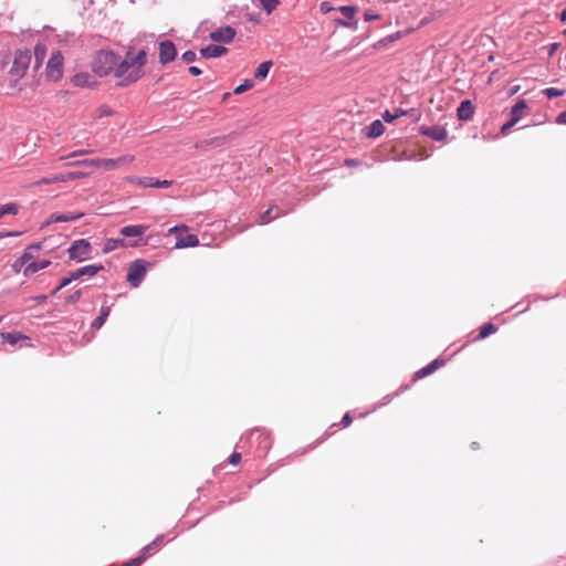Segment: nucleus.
<instances>
[{
	"label": "nucleus",
	"instance_id": "nucleus-1",
	"mask_svg": "<svg viewBox=\"0 0 566 566\" xmlns=\"http://www.w3.org/2000/svg\"><path fill=\"white\" fill-rule=\"evenodd\" d=\"M146 62L147 54L144 50L138 51L135 55L129 50L126 57L122 61L117 56L114 76L118 80V85L127 86L137 82L144 75L143 67Z\"/></svg>",
	"mask_w": 566,
	"mask_h": 566
},
{
	"label": "nucleus",
	"instance_id": "nucleus-2",
	"mask_svg": "<svg viewBox=\"0 0 566 566\" xmlns=\"http://www.w3.org/2000/svg\"><path fill=\"white\" fill-rule=\"evenodd\" d=\"M117 55L112 51H99L92 63V70L98 76L115 75Z\"/></svg>",
	"mask_w": 566,
	"mask_h": 566
},
{
	"label": "nucleus",
	"instance_id": "nucleus-3",
	"mask_svg": "<svg viewBox=\"0 0 566 566\" xmlns=\"http://www.w3.org/2000/svg\"><path fill=\"white\" fill-rule=\"evenodd\" d=\"M32 54L30 50H18L14 53L12 66L10 69V75L17 80L22 78L31 63Z\"/></svg>",
	"mask_w": 566,
	"mask_h": 566
},
{
	"label": "nucleus",
	"instance_id": "nucleus-4",
	"mask_svg": "<svg viewBox=\"0 0 566 566\" xmlns=\"http://www.w3.org/2000/svg\"><path fill=\"white\" fill-rule=\"evenodd\" d=\"M64 57L57 50L52 51L45 67V76L49 81L56 82L63 76Z\"/></svg>",
	"mask_w": 566,
	"mask_h": 566
},
{
	"label": "nucleus",
	"instance_id": "nucleus-5",
	"mask_svg": "<svg viewBox=\"0 0 566 566\" xmlns=\"http://www.w3.org/2000/svg\"><path fill=\"white\" fill-rule=\"evenodd\" d=\"M528 105L525 101H518L510 112V119L502 125L500 133L502 135H507L510 129L515 126L518 120L525 115Z\"/></svg>",
	"mask_w": 566,
	"mask_h": 566
},
{
	"label": "nucleus",
	"instance_id": "nucleus-6",
	"mask_svg": "<svg viewBox=\"0 0 566 566\" xmlns=\"http://www.w3.org/2000/svg\"><path fill=\"white\" fill-rule=\"evenodd\" d=\"M147 263L144 260H135L129 264L127 272V281L133 287H138L143 282L147 268Z\"/></svg>",
	"mask_w": 566,
	"mask_h": 566
},
{
	"label": "nucleus",
	"instance_id": "nucleus-7",
	"mask_svg": "<svg viewBox=\"0 0 566 566\" xmlns=\"http://www.w3.org/2000/svg\"><path fill=\"white\" fill-rule=\"evenodd\" d=\"M92 247L85 239L75 240L69 248V255L71 260L77 262L84 261L90 256Z\"/></svg>",
	"mask_w": 566,
	"mask_h": 566
},
{
	"label": "nucleus",
	"instance_id": "nucleus-8",
	"mask_svg": "<svg viewBox=\"0 0 566 566\" xmlns=\"http://www.w3.org/2000/svg\"><path fill=\"white\" fill-rule=\"evenodd\" d=\"M135 160L134 155H124L118 158H101V168L105 170H114L122 166H128Z\"/></svg>",
	"mask_w": 566,
	"mask_h": 566
},
{
	"label": "nucleus",
	"instance_id": "nucleus-9",
	"mask_svg": "<svg viewBox=\"0 0 566 566\" xmlns=\"http://www.w3.org/2000/svg\"><path fill=\"white\" fill-rule=\"evenodd\" d=\"M84 216L82 212H67V213H52L49 216V218L45 220V222L41 226V229H43L46 226H50L52 223L57 222H71L81 219Z\"/></svg>",
	"mask_w": 566,
	"mask_h": 566
},
{
	"label": "nucleus",
	"instance_id": "nucleus-10",
	"mask_svg": "<svg viewBox=\"0 0 566 566\" xmlns=\"http://www.w3.org/2000/svg\"><path fill=\"white\" fill-rule=\"evenodd\" d=\"M177 50L171 41H163L159 43V62L161 64L169 63L175 60Z\"/></svg>",
	"mask_w": 566,
	"mask_h": 566
},
{
	"label": "nucleus",
	"instance_id": "nucleus-11",
	"mask_svg": "<svg viewBox=\"0 0 566 566\" xmlns=\"http://www.w3.org/2000/svg\"><path fill=\"white\" fill-rule=\"evenodd\" d=\"M237 32L232 27H223L210 33V39L213 42L230 43L235 36Z\"/></svg>",
	"mask_w": 566,
	"mask_h": 566
},
{
	"label": "nucleus",
	"instance_id": "nucleus-12",
	"mask_svg": "<svg viewBox=\"0 0 566 566\" xmlns=\"http://www.w3.org/2000/svg\"><path fill=\"white\" fill-rule=\"evenodd\" d=\"M420 133L424 136L432 138L433 140H437V142H442L448 136L447 129L444 127H440V126H432V127L421 126Z\"/></svg>",
	"mask_w": 566,
	"mask_h": 566
},
{
	"label": "nucleus",
	"instance_id": "nucleus-13",
	"mask_svg": "<svg viewBox=\"0 0 566 566\" xmlns=\"http://www.w3.org/2000/svg\"><path fill=\"white\" fill-rule=\"evenodd\" d=\"M475 112V107L470 99H464L460 103L457 109V116L460 120H470Z\"/></svg>",
	"mask_w": 566,
	"mask_h": 566
},
{
	"label": "nucleus",
	"instance_id": "nucleus-14",
	"mask_svg": "<svg viewBox=\"0 0 566 566\" xmlns=\"http://www.w3.org/2000/svg\"><path fill=\"white\" fill-rule=\"evenodd\" d=\"M148 230V226L145 224H134L123 227L119 233L126 238H136L144 235Z\"/></svg>",
	"mask_w": 566,
	"mask_h": 566
},
{
	"label": "nucleus",
	"instance_id": "nucleus-15",
	"mask_svg": "<svg viewBox=\"0 0 566 566\" xmlns=\"http://www.w3.org/2000/svg\"><path fill=\"white\" fill-rule=\"evenodd\" d=\"M199 245V239L195 234H177L176 249L193 248Z\"/></svg>",
	"mask_w": 566,
	"mask_h": 566
},
{
	"label": "nucleus",
	"instance_id": "nucleus-16",
	"mask_svg": "<svg viewBox=\"0 0 566 566\" xmlns=\"http://www.w3.org/2000/svg\"><path fill=\"white\" fill-rule=\"evenodd\" d=\"M125 245L138 247L139 243L137 241L126 243L124 239H107L104 243L103 252L109 253V252L116 250L117 248L125 247Z\"/></svg>",
	"mask_w": 566,
	"mask_h": 566
},
{
	"label": "nucleus",
	"instance_id": "nucleus-17",
	"mask_svg": "<svg viewBox=\"0 0 566 566\" xmlns=\"http://www.w3.org/2000/svg\"><path fill=\"white\" fill-rule=\"evenodd\" d=\"M227 48L216 44H209L206 48H202L200 50V54L203 57L210 59V57H219L227 53Z\"/></svg>",
	"mask_w": 566,
	"mask_h": 566
},
{
	"label": "nucleus",
	"instance_id": "nucleus-18",
	"mask_svg": "<svg viewBox=\"0 0 566 566\" xmlns=\"http://www.w3.org/2000/svg\"><path fill=\"white\" fill-rule=\"evenodd\" d=\"M101 270H103V265H86L83 268L77 269L76 271H73V277H82V276H94L97 274Z\"/></svg>",
	"mask_w": 566,
	"mask_h": 566
},
{
	"label": "nucleus",
	"instance_id": "nucleus-19",
	"mask_svg": "<svg viewBox=\"0 0 566 566\" xmlns=\"http://www.w3.org/2000/svg\"><path fill=\"white\" fill-rule=\"evenodd\" d=\"M33 53H34V69H39L42 65V63L48 54V48L43 43H38L34 46Z\"/></svg>",
	"mask_w": 566,
	"mask_h": 566
},
{
	"label": "nucleus",
	"instance_id": "nucleus-20",
	"mask_svg": "<svg viewBox=\"0 0 566 566\" xmlns=\"http://www.w3.org/2000/svg\"><path fill=\"white\" fill-rule=\"evenodd\" d=\"M41 248L42 242L28 245L21 255V262L30 263L34 259L35 253H38L41 250Z\"/></svg>",
	"mask_w": 566,
	"mask_h": 566
},
{
	"label": "nucleus",
	"instance_id": "nucleus-21",
	"mask_svg": "<svg viewBox=\"0 0 566 566\" xmlns=\"http://www.w3.org/2000/svg\"><path fill=\"white\" fill-rule=\"evenodd\" d=\"M50 264H51V262L49 260H42V261H39V262H30L23 269V274L25 276H29L31 274L36 273L40 270H43V269L48 268Z\"/></svg>",
	"mask_w": 566,
	"mask_h": 566
},
{
	"label": "nucleus",
	"instance_id": "nucleus-22",
	"mask_svg": "<svg viewBox=\"0 0 566 566\" xmlns=\"http://www.w3.org/2000/svg\"><path fill=\"white\" fill-rule=\"evenodd\" d=\"M72 83L78 87H90L94 84L88 73H77L72 77Z\"/></svg>",
	"mask_w": 566,
	"mask_h": 566
},
{
	"label": "nucleus",
	"instance_id": "nucleus-23",
	"mask_svg": "<svg viewBox=\"0 0 566 566\" xmlns=\"http://www.w3.org/2000/svg\"><path fill=\"white\" fill-rule=\"evenodd\" d=\"M87 174L81 171H71L66 174L55 175L53 176V180H59L60 182H67L70 180H75L80 178L86 177Z\"/></svg>",
	"mask_w": 566,
	"mask_h": 566
},
{
	"label": "nucleus",
	"instance_id": "nucleus-24",
	"mask_svg": "<svg viewBox=\"0 0 566 566\" xmlns=\"http://www.w3.org/2000/svg\"><path fill=\"white\" fill-rule=\"evenodd\" d=\"M139 185L143 187L168 188L171 186V181L155 180L154 178H143V180H139Z\"/></svg>",
	"mask_w": 566,
	"mask_h": 566
},
{
	"label": "nucleus",
	"instance_id": "nucleus-25",
	"mask_svg": "<svg viewBox=\"0 0 566 566\" xmlns=\"http://www.w3.org/2000/svg\"><path fill=\"white\" fill-rule=\"evenodd\" d=\"M272 65L273 62L270 60L262 62L255 70L254 77L259 81H263L268 76Z\"/></svg>",
	"mask_w": 566,
	"mask_h": 566
},
{
	"label": "nucleus",
	"instance_id": "nucleus-26",
	"mask_svg": "<svg viewBox=\"0 0 566 566\" xmlns=\"http://www.w3.org/2000/svg\"><path fill=\"white\" fill-rule=\"evenodd\" d=\"M384 124L381 123V120L377 119V120H374L370 126L368 127V133H367V136L368 137H371V138H376V137H379L382 133H384Z\"/></svg>",
	"mask_w": 566,
	"mask_h": 566
},
{
	"label": "nucleus",
	"instance_id": "nucleus-27",
	"mask_svg": "<svg viewBox=\"0 0 566 566\" xmlns=\"http://www.w3.org/2000/svg\"><path fill=\"white\" fill-rule=\"evenodd\" d=\"M20 210V207L18 203L9 202L6 205H2L0 207V219L4 218L7 214L15 216L18 214Z\"/></svg>",
	"mask_w": 566,
	"mask_h": 566
},
{
	"label": "nucleus",
	"instance_id": "nucleus-28",
	"mask_svg": "<svg viewBox=\"0 0 566 566\" xmlns=\"http://www.w3.org/2000/svg\"><path fill=\"white\" fill-rule=\"evenodd\" d=\"M108 314H109V307H102L101 314L93 321L92 327L95 329H99L106 322Z\"/></svg>",
	"mask_w": 566,
	"mask_h": 566
},
{
	"label": "nucleus",
	"instance_id": "nucleus-29",
	"mask_svg": "<svg viewBox=\"0 0 566 566\" xmlns=\"http://www.w3.org/2000/svg\"><path fill=\"white\" fill-rule=\"evenodd\" d=\"M2 338L11 345H15L19 340H27L28 337L21 333H3Z\"/></svg>",
	"mask_w": 566,
	"mask_h": 566
},
{
	"label": "nucleus",
	"instance_id": "nucleus-30",
	"mask_svg": "<svg viewBox=\"0 0 566 566\" xmlns=\"http://www.w3.org/2000/svg\"><path fill=\"white\" fill-rule=\"evenodd\" d=\"M150 547H151V545L146 546L138 557L129 559L128 562H126L125 565L126 566H139L146 559L147 552H148V549H150Z\"/></svg>",
	"mask_w": 566,
	"mask_h": 566
},
{
	"label": "nucleus",
	"instance_id": "nucleus-31",
	"mask_svg": "<svg viewBox=\"0 0 566 566\" xmlns=\"http://www.w3.org/2000/svg\"><path fill=\"white\" fill-rule=\"evenodd\" d=\"M71 165L101 168V158L83 159L72 163Z\"/></svg>",
	"mask_w": 566,
	"mask_h": 566
},
{
	"label": "nucleus",
	"instance_id": "nucleus-32",
	"mask_svg": "<svg viewBox=\"0 0 566 566\" xmlns=\"http://www.w3.org/2000/svg\"><path fill=\"white\" fill-rule=\"evenodd\" d=\"M266 13H271L277 6L279 0H256Z\"/></svg>",
	"mask_w": 566,
	"mask_h": 566
},
{
	"label": "nucleus",
	"instance_id": "nucleus-33",
	"mask_svg": "<svg viewBox=\"0 0 566 566\" xmlns=\"http://www.w3.org/2000/svg\"><path fill=\"white\" fill-rule=\"evenodd\" d=\"M439 366V363L438 360H433L431 361L429 365H427L426 367L421 368L417 375L418 377H424V376H428L430 375L431 373H433Z\"/></svg>",
	"mask_w": 566,
	"mask_h": 566
},
{
	"label": "nucleus",
	"instance_id": "nucleus-34",
	"mask_svg": "<svg viewBox=\"0 0 566 566\" xmlns=\"http://www.w3.org/2000/svg\"><path fill=\"white\" fill-rule=\"evenodd\" d=\"M495 332H496V327L493 324H485L482 326V328L480 331V337L486 338L488 336H490L491 334H493Z\"/></svg>",
	"mask_w": 566,
	"mask_h": 566
},
{
	"label": "nucleus",
	"instance_id": "nucleus-35",
	"mask_svg": "<svg viewBox=\"0 0 566 566\" xmlns=\"http://www.w3.org/2000/svg\"><path fill=\"white\" fill-rule=\"evenodd\" d=\"M253 87V83L250 80H245L242 84L237 86L233 91L234 94H242Z\"/></svg>",
	"mask_w": 566,
	"mask_h": 566
},
{
	"label": "nucleus",
	"instance_id": "nucleus-36",
	"mask_svg": "<svg viewBox=\"0 0 566 566\" xmlns=\"http://www.w3.org/2000/svg\"><path fill=\"white\" fill-rule=\"evenodd\" d=\"M340 12L343 13L344 17L348 18V19H353L355 13H356V8L355 7H352V6H344V7H340Z\"/></svg>",
	"mask_w": 566,
	"mask_h": 566
},
{
	"label": "nucleus",
	"instance_id": "nucleus-37",
	"mask_svg": "<svg viewBox=\"0 0 566 566\" xmlns=\"http://www.w3.org/2000/svg\"><path fill=\"white\" fill-rule=\"evenodd\" d=\"M113 111L107 105H102L96 109L97 117L111 116Z\"/></svg>",
	"mask_w": 566,
	"mask_h": 566
},
{
	"label": "nucleus",
	"instance_id": "nucleus-38",
	"mask_svg": "<svg viewBox=\"0 0 566 566\" xmlns=\"http://www.w3.org/2000/svg\"><path fill=\"white\" fill-rule=\"evenodd\" d=\"M271 212H272V208L268 209L264 213H262L260 216V223L265 224V223H269L274 218H276V216L272 217Z\"/></svg>",
	"mask_w": 566,
	"mask_h": 566
},
{
	"label": "nucleus",
	"instance_id": "nucleus-39",
	"mask_svg": "<svg viewBox=\"0 0 566 566\" xmlns=\"http://www.w3.org/2000/svg\"><path fill=\"white\" fill-rule=\"evenodd\" d=\"M544 93L547 95L548 98H553L556 96H562L564 94V91H560V90H557L554 87H549V88H546L544 91Z\"/></svg>",
	"mask_w": 566,
	"mask_h": 566
},
{
	"label": "nucleus",
	"instance_id": "nucleus-40",
	"mask_svg": "<svg viewBox=\"0 0 566 566\" xmlns=\"http://www.w3.org/2000/svg\"><path fill=\"white\" fill-rule=\"evenodd\" d=\"M181 59L186 62V63H192L196 61L197 59V54L193 52V51H186Z\"/></svg>",
	"mask_w": 566,
	"mask_h": 566
},
{
	"label": "nucleus",
	"instance_id": "nucleus-41",
	"mask_svg": "<svg viewBox=\"0 0 566 566\" xmlns=\"http://www.w3.org/2000/svg\"><path fill=\"white\" fill-rule=\"evenodd\" d=\"M81 296H82V292H81L80 290H77V291H75L74 293H72V294L66 298V301H67L69 303H76V302H78V301H80Z\"/></svg>",
	"mask_w": 566,
	"mask_h": 566
},
{
	"label": "nucleus",
	"instance_id": "nucleus-42",
	"mask_svg": "<svg viewBox=\"0 0 566 566\" xmlns=\"http://www.w3.org/2000/svg\"><path fill=\"white\" fill-rule=\"evenodd\" d=\"M396 118H398V115H395L394 113H390L389 111H385L382 114V119L387 123H391Z\"/></svg>",
	"mask_w": 566,
	"mask_h": 566
},
{
	"label": "nucleus",
	"instance_id": "nucleus-43",
	"mask_svg": "<svg viewBox=\"0 0 566 566\" xmlns=\"http://www.w3.org/2000/svg\"><path fill=\"white\" fill-rule=\"evenodd\" d=\"M78 277H73V272L70 273V275L67 277H64L62 279L61 283H60V287H65L67 286L71 282L77 280Z\"/></svg>",
	"mask_w": 566,
	"mask_h": 566
},
{
	"label": "nucleus",
	"instance_id": "nucleus-44",
	"mask_svg": "<svg viewBox=\"0 0 566 566\" xmlns=\"http://www.w3.org/2000/svg\"><path fill=\"white\" fill-rule=\"evenodd\" d=\"M54 182H60L59 180H53L52 178H42L33 184V186H41V185H50Z\"/></svg>",
	"mask_w": 566,
	"mask_h": 566
},
{
	"label": "nucleus",
	"instance_id": "nucleus-45",
	"mask_svg": "<svg viewBox=\"0 0 566 566\" xmlns=\"http://www.w3.org/2000/svg\"><path fill=\"white\" fill-rule=\"evenodd\" d=\"M319 9L322 13H328L329 11L333 10V7L329 2L325 1L321 3Z\"/></svg>",
	"mask_w": 566,
	"mask_h": 566
},
{
	"label": "nucleus",
	"instance_id": "nucleus-46",
	"mask_svg": "<svg viewBox=\"0 0 566 566\" xmlns=\"http://www.w3.org/2000/svg\"><path fill=\"white\" fill-rule=\"evenodd\" d=\"M27 264H28L27 262H21V256H20V258H18V259L14 261V263H13V269H14L15 271H20L23 266L25 268V266H27Z\"/></svg>",
	"mask_w": 566,
	"mask_h": 566
},
{
	"label": "nucleus",
	"instance_id": "nucleus-47",
	"mask_svg": "<svg viewBox=\"0 0 566 566\" xmlns=\"http://www.w3.org/2000/svg\"><path fill=\"white\" fill-rule=\"evenodd\" d=\"M240 459H241V454L240 453H232L229 458V462L233 465L238 464L240 462Z\"/></svg>",
	"mask_w": 566,
	"mask_h": 566
},
{
	"label": "nucleus",
	"instance_id": "nucleus-48",
	"mask_svg": "<svg viewBox=\"0 0 566 566\" xmlns=\"http://www.w3.org/2000/svg\"><path fill=\"white\" fill-rule=\"evenodd\" d=\"M364 17L366 21L377 20L379 18L377 14H374L371 12H366Z\"/></svg>",
	"mask_w": 566,
	"mask_h": 566
},
{
	"label": "nucleus",
	"instance_id": "nucleus-49",
	"mask_svg": "<svg viewBox=\"0 0 566 566\" xmlns=\"http://www.w3.org/2000/svg\"><path fill=\"white\" fill-rule=\"evenodd\" d=\"M556 122L558 124H566V111L560 113L558 116H557V119Z\"/></svg>",
	"mask_w": 566,
	"mask_h": 566
},
{
	"label": "nucleus",
	"instance_id": "nucleus-50",
	"mask_svg": "<svg viewBox=\"0 0 566 566\" xmlns=\"http://www.w3.org/2000/svg\"><path fill=\"white\" fill-rule=\"evenodd\" d=\"M189 72L190 74H192L193 76H198L201 74V70L197 66H190L189 67Z\"/></svg>",
	"mask_w": 566,
	"mask_h": 566
},
{
	"label": "nucleus",
	"instance_id": "nucleus-51",
	"mask_svg": "<svg viewBox=\"0 0 566 566\" xmlns=\"http://www.w3.org/2000/svg\"><path fill=\"white\" fill-rule=\"evenodd\" d=\"M343 423L345 427L349 426L352 423V417L349 416V413H346L344 417H343Z\"/></svg>",
	"mask_w": 566,
	"mask_h": 566
},
{
	"label": "nucleus",
	"instance_id": "nucleus-52",
	"mask_svg": "<svg viewBox=\"0 0 566 566\" xmlns=\"http://www.w3.org/2000/svg\"><path fill=\"white\" fill-rule=\"evenodd\" d=\"M48 300L46 295H39L34 297V301L39 304L45 303Z\"/></svg>",
	"mask_w": 566,
	"mask_h": 566
},
{
	"label": "nucleus",
	"instance_id": "nucleus-53",
	"mask_svg": "<svg viewBox=\"0 0 566 566\" xmlns=\"http://www.w3.org/2000/svg\"><path fill=\"white\" fill-rule=\"evenodd\" d=\"M90 151L88 150H78V151H73L72 154H70L67 157H75V156H80V155H84V154H88Z\"/></svg>",
	"mask_w": 566,
	"mask_h": 566
},
{
	"label": "nucleus",
	"instance_id": "nucleus-54",
	"mask_svg": "<svg viewBox=\"0 0 566 566\" xmlns=\"http://www.w3.org/2000/svg\"><path fill=\"white\" fill-rule=\"evenodd\" d=\"M557 48H558V43H553V44H551V46H549V51H548V54H549V55H553V54H554V52L557 50Z\"/></svg>",
	"mask_w": 566,
	"mask_h": 566
},
{
	"label": "nucleus",
	"instance_id": "nucleus-55",
	"mask_svg": "<svg viewBox=\"0 0 566 566\" xmlns=\"http://www.w3.org/2000/svg\"><path fill=\"white\" fill-rule=\"evenodd\" d=\"M394 114H395V115H398V117H401V116L407 115V114H408V112H407V111H405V109L399 108V109H397Z\"/></svg>",
	"mask_w": 566,
	"mask_h": 566
},
{
	"label": "nucleus",
	"instance_id": "nucleus-56",
	"mask_svg": "<svg viewBox=\"0 0 566 566\" xmlns=\"http://www.w3.org/2000/svg\"><path fill=\"white\" fill-rule=\"evenodd\" d=\"M20 234L21 233L18 232V231H6V238H8V237H18Z\"/></svg>",
	"mask_w": 566,
	"mask_h": 566
},
{
	"label": "nucleus",
	"instance_id": "nucleus-57",
	"mask_svg": "<svg viewBox=\"0 0 566 566\" xmlns=\"http://www.w3.org/2000/svg\"><path fill=\"white\" fill-rule=\"evenodd\" d=\"M127 180L132 184H137L139 185V180H143V178H136V177H129L127 178Z\"/></svg>",
	"mask_w": 566,
	"mask_h": 566
},
{
	"label": "nucleus",
	"instance_id": "nucleus-58",
	"mask_svg": "<svg viewBox=\"0 0 566 566\" xmlns=\"http://www.w3.org/2000/svg\"><path fill=\"white\" fill-rule=\"evenodd\" d=\"M185 229H187L185 226H180V227H178V226H177V227L171 228V229L169 230V232H171V233H172V232H178V231H180V230H185Z\"/></svg>",
	"mask_w": 566,
	"mask_h": 566
},
{
	"label": "nucleus",
	"instance_id": "nucleus-59",
	"mask_svg": "<svg viewBox=\"0 0 566 566\" xmlns=\"http://www.w3.org/2000/svg\"><path fill=\"white\" fill-rule=\"evenodd\" d=\"M560 21L566 22V8L560 13Z\"/></svg>",
	"mask_w": 566,
	"mask_h": 566
},
{
	"label": "nucleus",
	"instance_id": "nucleus-60",
	"mask_svg": "<svg viewBox=\"0 0 566 566\" xmlns=\"http://www.w3.org/2000/svg\"><path fill=\"white\" fill-rule=\"evenodd\" d=\"M62 287H60V284L53 290L52 294H56Z\"/></svg>",
	"mask_w": 566,
	"mask_h": 566
},
{
	"label": "nucleus",
	"instance_id": "nucleus-61",
	"mask_svg": "<svg viewBox=\"0 0 566 566\" xmlns=\"http://www.w3.org/2000/svg\"><path fill=\"white\" fill-rule=\"evenodd\" d=\"M6 238V231L0 232V239Z\"/></svg>",
	"mask_w": 566,
	"mask_h": 566
},
{
	"label": "nucleus",
	"instance_id": "nucleus-62",
	"mask_svg": "<svg viewBox=\"0 0 566 566\" xmlns=\"http://www.w3.org/2000/svg\"><path fill=\"white\" fill-rule=\"evenodd\" d=\"M563 34L566 35V29L563 31Z\"/></svg>",
	"mask_w": 566,
	"mask_h": 566
}]
</instances>
